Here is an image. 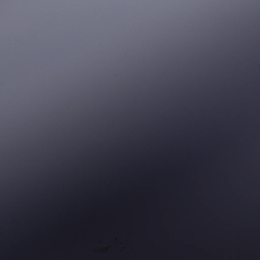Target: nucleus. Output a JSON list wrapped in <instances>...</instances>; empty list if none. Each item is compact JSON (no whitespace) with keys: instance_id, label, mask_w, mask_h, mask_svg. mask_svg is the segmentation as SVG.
<instances>
[{"instance_id":"obj_2","label":"nucleus","mask_w":260,"mask_h":260,"mask_svg":"<svg viewBox=\"0 0 260 260\" xmlns=\"http://www.w3.org/2000/svg\"><path fill=\"white\" fill-rule=\"evenodd\" d=\"M116 256V248H115V257Z\"/></svg>"},{"instance_id":"obj_1","label":"nucleus","mask_w":260,"mask_h":260,"mask_svg":"<svg viewBox=\"0 0 260 260\" xmlns=\"http://www.w3.org/2000/svg\"><path fill=\"white\" fill-rule=\"evenodd\" d=\"M110 260H114V98L110 101Z\"/></svg>"}]
</instances>
